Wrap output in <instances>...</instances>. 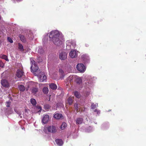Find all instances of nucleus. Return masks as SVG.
I'll list each match as a JSON object with an SVG mask.
<instances>
[{
    "label": "nucleus",
    "instance_id": "f257e3e1",
    "mask_svg": "<svg viewBox=\"0 0 146 146\" xmlns=\"http://www.w3.org/2000/svg\"><path fill=\"white\" fill-rule=\"evenodd\" d=\"M48 36L50 40L56 45L60 46L64 41L63 36L62 33L58 30L52 31L49 33Z\"/></svg>",
    "mask_w": 146,
    "mask_h": 146
},
{
    "label": "nucleus",
    "instance_id": "f03ea898",
    "mask_svg": "<svg viewBox=\"0 0 146 146\" xmlns=\"http://www.w3.org/2000/svg\"><path fill=\"white\" fill-rule=\"evenodd\" d=\"M87 79V81L85 82V87L86 88H88L90 89L93 87V82L96 79V78L95 77H92L90 76H88Z\"/></svg>",
    "mask_w": 146,
    "mask_h": 146
},
{
    "label": "nucleus",
    "instance_id": "7ed1b4c3",
    "mask_svg": "<svg viewBox=\"0 0 146 146\" xmlns=\"http://www.w3.org/2000/svg\"><path fill=\"white\" fill-rule=\"evenodd\" d=\"M31 66V70L32 72H36L38 69V66L35 63L33 58H31L30 59Z\"/></svg>",
    "mask_w": 146,
    "mask_h": 146
},
{
    "label": "nucleus",
    "instance_id": "20e7f679",
    "mask_svg": "<svg viewBox=\"0 0 146 146\" xmlns=\"http://www.w3.org/2000/svg\"><path fill=\"white\" fill-rule=\"evenodd\" d=\"M38 80L40 82L46 81V76L44 73L43 72H40L39 75L38 76Z\"/></svg>",
    "mask_w": 146,
    "mask_h": 146
},
{
    "label": "nucleus",
    "instance_id": "39448f33",
    "mask_svg": "<svg viewBox=\"0 0 146 146\" xmlns=\"http://www.w3.org/2000/svg\"><path fill=\"white\" fill-rule=\"evenodd\" d=\"M77 69L80 72H84L86 70V68L84 65L82 64H79L76 66Z\"/></svg>",
    "mask_w": 146,
    "mask_h": 146
},
{
    "label": "nucleus",
    "instance_id": "423d86ee",
    "mask_svg": "<svg viewBox=\"0 0 146 146\" xmlns=\"http://www.w3.org/2000/svg\"><path fill=\"white\" fill-rule=\"evenodd\" d=\"M67 47H70V48H74L76 46V44L74 41L72 40H67L66 42Z\"/></svg>",
    "mask_w": 146,
    "mask_h": 146
},
{
    "label": "nucleus",
    "instance_id": "0eeeda50",
    "mask_svg": "<svg viewBox=\"0 0 146 146\" xmlns=\"http://www.w3.org/2000/svg\"><path fill=\"white\" fill-rule=\"evenodd\" d=\"M59 57L61 60H64L67 58V54L63 51H59Z\"/></svg>",
    "mask_w": 146,
    "mask_h": 146
},
{
    "label": "nucleus",
    "instance_id": "6e6552de",
    "mask_svg": "<svg viewBox=\"0 0 146 146\" xmlns=\"http://www.w3.org/2000/svg\"><path fill=\"white\" fill-rule=\"evenodd\" d=\"M46 129L49 132L54 133L56 132V127L54 126H50L46 127Z\"/></svg>",
    "mask_w": 146,
    "mask_h": 146
},
{
    "label": "nucleus",
    "instance_id": "1a4fd4ad",
    "mask_svg": "<svg viewBox=\"0 0 146 146\" xmlns=\"http://www.w3.org/2000/svg\"><path fill=\"white\" fill-rule=\"evenodd\" d=\"M1 83L3 86L6 88H9L10 85L7 81L5 79H3L1 80Z\"/></svg>",
    "mask_w": 146,
    "mask_h": 146
},
{
    "label": "nucleus",
    "instance_id": "9d476101",
    "mask_svg": "<svg viewBox=\"0 0 146 146\" xmlns=\"http://www.w3.org/2000/svg\"><path fill=\"white\" fill-rule=\"evenodd\" d=\"M49 117L48 115H44L42 119V123L44 124H46L49 121Z\"/></svg>",
    "mask_w": 146,
    "mask_h": 146
},
{
    "label": "nucleus",
    "instance_id": "9b49d317",
    "mask_svg": "<svg viewBox=\"0 0 146 146\" xmlns=\"http://www.w3.org/2000/svg\"><path fill=\"white\" fill-rule=\"evenodd\" d=\"M82 58L85 63H88L90 61L89 56L86 54H83L81 56Z\"/></svg>",
    "mask_w": 146,
    "mask_h": 146
},
{
    "label": "nucleus",
    "instance_id": "f8f14e48",
    "mask_svg": "<svg viewBox=\"0 0 146 146\" xmlns=\"http://www.w3.org/2000/svg\"><path fill=\"white\" fill-rule=\"evenodd\" d=\"M69 55L72 58H75L77 56V52L76 50H72L69 53Z\"/></svg>",
    "mask_w": 146,
    "mask_h": 146
},
{
    "label": "nucleus",
    "instance_id": "ddd939ff",
    "mask_svg": "<svg viewBox=\"0 0 146 146\" xmlns=\"http://www.w3.org/2000/svg\"><path fill=\"white\" fill-rule=\"evenodd\" d=\"M74 106L77 112L80 111H85V108H82L80 106H78L77 103L75 104Z\"/></svg>",
    "mask_w": 146,
    "mask_h": 146
},
{
    "label": "nucleus",
    "instance_id": "4468645a",
    "mask_svg": "<svg viewBox=\"0 0 146 146\" xmlns=\"http://www.w3.org/2000/svg\"><path fill=\"white\" fill-rule=\"evenodd\" d=\"M24 72L22 70L18 69L16 74V76L19 78L21 77L23 75Z\"/></svg>",
    "mask_w": 146,
    "mask_h": 146
},
{
    "label": "nucleus",
    "instance_id": "2eb2a0df",
    "mask_svg": "<svg viewBox=\"0 0 146 146\" xmlns=\"http://www.w3.org/2000/svg\"><path fill=\"white\" fill-rule=\"evenodd\" d=\"M34 110H35L34 111L32 110V112L34 113H36L42 110V108L40 106H37L34 107Z\"/></svg>",
    "mask_w": 146,
    "mask_h": 146
},
{
    "label": "nucleus",
    "instance_id": "dca6fc26",
    "mask_svg": "<svg viewBox=\"0 0 146 146\" xmlns=\"http://www.w3.org/2000/svg\"><path fill=\"white\" fill-rule=\"evenodd\" d=\"M55 142L56 144L59 146L62 145L63 143V142L62 140L61 139H56L55 140Z\"/></svg>",
    "mask_w": 146,
    "mask_h": 146
},
{
    "label": "nucleus",
    "instance_id": "f3484780",
    "mask_svg": "<svg viewBox=\"0 0 146 146\" xmlns=\"http://www.w3.org/2000/svg\"><path fill=\"white\" fill-rule=\"evenodd\" d=\"M62 117V115L61 114L58 113L55 114L54 115V117L57 119H60Z\"/></svg>",
    "mask_w": 146,
    "mask_h": 146
},
{
    "label": "nucleus",
    "instance_id": "a211bd4d",
    "mask_svg": "<svg viewBox=\"0 0 146 146\" xmlns=\"http://www.w3.org/2000/svg\"><path fill=\"white\" fill-rule=\"evenodd\" d=\"M83 121V119L81 118H77L76 120V124L78 125L81 124Z\"/></svg>",
    "mask_w": 146,
    "mask_h": 146
},
{
    "label": "nucleus",
    "instance_id": "6ab92c4d",
    "mask_svg": "<svg viewBox=\"0 0 146 146\" xmlns=\"http://www.w3.org/2000/svg\"><path fill=\"white\" fill-rule=\"evenodd\" d=\"M49 87L52 90H55L57 88V86L56 84L54 83H51L49 84Z\"/></svg>",
    "mask_w": 146,
    "mask_h": 146
},
{
    "label": "nucleus",
    "instance_id": "aec40b11",
    "mask_svg": "<svg viewBox=\"0 0 146 146\" xmlns=\"http://www.w3.org/2000/svg\"><path fill=\"white\" fill-rule=\"evenodd\" d=\"M67 124L64 122H63L62 123V125L60 127V128L62 130H63L64 129L67 127Z\"/></svg>",
    "mask_w": 146,
    "mask_h": 146
},
{
    "label": "nucleus",
    "instance_id": "412c9836",
    "mask_svg": "<svg viewBox=\"0 0 146 146\" xmlns=\"http://www.w3.org/2000/svg\"><path fill=\"white\" fill-rule=\"evenodd\" d=\"M44 94H47L49 92L48 89L46 87H44L42 90Z\"/></svg>",
    "mask_w": 146,
    "mask_h": 146
},
{
    "label": "nucleus",
    "instance_id": "4be33fe9",
    "mask_svg": "<svg viewBox=\"0 0 146 146\" xmlns=\"http://www.w3.org/2000/svg\"><path fill=\"white\" fill-rule=\"evenodd\" d=\"M20 40L23 42H25L26 41V39L25 36L22 35H20L19 36Z\"/></svg>",
    "mask_w": 146,
    "mask_h": 146
},
{
    "label": "nucleus",
    "instance_id": "5701e85b",
    "mask_svg": "<svg viewBox=\"0 0 146 146\" xmlns=\"http://www.w3.org/2000/svg\"><path fill=\"white\" fill-rule=\"evenodd\" d=\"M14 110L19 115V116L21 118L22 117V116H21L22 112L21 111L18 110L16 108L14 109Z\"/></svg>",
    "mask_w": 146,
    "mask_h": 146
},
{
    "label": "nucleus",
    "instance_id": "b1692460",
    "mask_svg": "<svg viewBox=\"0 0 146 146\" xmlns=\"http://www.w3.org/2000/svg\"><path fill=\"white\" fill-rule=\"evenodd\" d=\"M19 90L22 92L24 91L25 90V86L22 85H19Z\"/></svg>",
    "mask_w": 146,
    "mask_h": 146
},
{
    "label": "nucleus",
    "instance_id": "393cba45",
    "mask_svg": "<svg viewBox=\"0 0 146 146\" xmlns=\"http://www.w3.org/2000/svg\"><path fill=\"white\" fill-rule=\"evenodd\" d=\"M18 48L20 51L23 52L24 51L23 46L21 44L19 43L18 44Z\"/></svg>",
    "mask_w": 146,
    "mask_h": 146
},
{
    "label": "nucleus",
    "instance_id": "a878e982",
    "mask_svg": "<svg viewBox=\"0 0 146 146\" xmlns=\"http://www.w3.org/2000/svg\"><path fill=\"white\" fill-rule=\"evenodd\" d=\"M76 82L78 84H80L82 82V79L81 77H78L76 78Z\"/></svg>",
    "mask_w": 146,
    "mask_h": 146
},
{
    "label": "nucleus",
    "instance_id": "bb28decb",
    "mask_svg": "<svg viewBox=\"0 0 146 146\" xmlns=\"http://www.w3.org/2000/svg\"><path fill=\"white\" fill-rule=\"evenodd\" d=\"M43 52V50L41 46L39 47L38 50V52L40 54H42Z\"/></svg>",
    "mask_w": 146,
    "mask_h": 146
},
{
    "label": "nucleus",
    "instance_id": "cd10ccee",
    "mask_svg": "<svg viewBox=\"0 0 146 146\" xmlns=\"http://www.w3.org/2000/svg\"><path fill=\"white\" fill-rule=\"evenodd\" d=\"M0 57L2 59H5L7 61H9V60L7 58V57L6 55H3L1 56Z\"/></svg>",
    "mask_w": 146,
    "mask_h": 146
},
{
    "label": "nucleus",
    "instance_id": "c85d7f7f",
    "mask_svg": "<svg viewBox=\"0 0 146 146\" xmlns=\"http://www.w3.org/2000/svg\"><path fill=\"white\" fill-rule=\"evenodd\" d=\"M38 91V89L36 88H33L32 90V92L33 94H35Z\"/></svg>",
    "mask_w": 146,
    "mask_h": 146
},
{
    "label": "nucleus",
    "instance_id": "c756f323",
    "mask_svg": "<svg viewBox=\"0 0 146 146\" xmlns=\"http://www.w3.org/2000/svg\"><path fill=\"white\" fill-rule=\"evenodd\" d=\"M31 103L33 105L35 106L36 104V102L35 100L34 99L32 98L31 100Z\"/></svg>",
    "mask_w": 146,
    "mask_h": 146
},
{
    "label": "nucleus",
    "instance_id": "7c9ffc66",
    "mask_svg": "<svg viewBox=\"0 0 146 146\" xmlns=\"http://www.w3.org/2000/svg\"><path fill=\"white\" fill-rule=\"evenodd\" d=\"M73 78V76H70L67 78V80L68 82H71L72 81Z\"/></svg>",
    "mask_w": 146,
    "mask_h": 146
},
{
    "label": "nucleus",
    "instance_id": "2f4dec72",
    "mask_svg": "<svg viewBox=\"0 0 146 146\" xmlns=\"http://www.w3.org/2000/svg\"><path fill=\"white\" fill-rule=\"evenodd\" d=\"M47 34H46V35H44V38L43 39V42L45 43V42H46L47 41Z\"/></svg>",
    "mask_w": 146,
    "mask_h": 146
},
{
    "label": "nucleus",
    "instance_id": "473e14b6",
    "mask_svg": "<svg viewBox=\"0 0 146 146\" xmlns=\"http://www.w3.org/2000/svg\"><path fill=\"white\" fill-rule=\"evenodd\" d=\"M74 95L76 97L78 98H79L80 97V95L79 92L76 91L74 92Z\"/></svg>",
    "mask_w": 146,
    "mask_h": 146
},
{
    "label": "nucleus",
    "instance_id": "72a5a7b5",
    "mask_svg": "<svg viewBox=\"0 0 146 146\" xmlns=\"http://www.w3.org/2000/svg\"><path fill=\"white\" fill-rule=\"evenodd\" d=\"M68 103L69 105H71L72 102H73V101L72 100V99L71 98H69L68 100Z\"/></svg>",
    "mask_w": 146,
    "mask_h": 146
},
{
    "label": "nucleus",
    "instance_id": "f704fd0d",
    "mask_svg": "<svg viewBox=\"0 0 146 146\" xmlns=\"http://www.w3.org/2000/svg\"><path fill=\"white\" fill-rule=\"evenodd\" d=\"M97 106H98V104H94V103H92V104L91 106V108L92 109H94L96 108Z\"/></svg>",
    "mask_w": 146,
    "mask_h": 146
},
{
    "label": "nucleus",
    "instance_id": "c9c22d12",
    "mask_svg": "<svg viewBox=\"0 0 146 146\" xmlns=\"http://www.w3.org/2000/svg\"><path fill=\"white\" fill-rule=\"evenodd\" d=\"M50 106L48 104H46L44 105V108L46 110H48L50 108Z\"/></svg>",
    "mask_w": 146,
    "mask_h": 146
},
{
    "label": "nucleus",
    "instance_id": "e433bc0d",
    "mask_svg": "<svg viewBox=\"0 0 146 146\" xmlns=\"http://www.w3.org/2000/svg\"><path fill=\"white\" fill-rule=\"evenodd\" d=\"M7 40L11 43H12L13 42V40L10 37H7Z\"/></svg>",
    "mask_w": 146,
    "mask_h": 146
},
{
    "label": "nucleus",
    "instance_id": "4c0bfd02",
    "mask_svg": "<svg viewBox=\"0 0 146 146\" xmlns=\"http://www.w3.org/2000/svg\"><path fill=\"white\" fill-rule=\"evenodd\" d=\"M10 104L11 102L10 101H8L6 102L5 105L7 107H9L10 106Z\"/></svg>",
    "mask_w": 146,
    "mask_h": 146
},
{
    "label": "nucleus",
    "instance_id": "58836bf2",
    "mask_svg": "<svg viewBox=\"0 0 146 146\" xmlns=\"http://www.w3.org/2000/svg\"><path fill=\"white\" fill-rule=\"evenodd\" d=\"M92 128L91 127L89 126V129H87L86 130V132H91L92 131Z\"/></svg>",
    "mask_w": 146,
    "mask_h": 146
},
{
    "label": "nucleus",
    "instance_id": "ea45409f",
    "mask_svg": "<svg viewBox=\"0 0 146 146\" xmlns=\"http://www.w3.org/2000/svg\"><path fill=\"white\" fill-rule=\"evenodd\" d=\"M4 66V64L2 62H0V67H3Z\"/></svg>",
    "mask_w": 146,
    "mask_h": 146
},
{
    "label": "nucleus",
    "instance_id": "a19ab883",
    "mask_svg": "<svg viewBox=\"0 0 146 146\" xmlns=\"http://www.w3.org/2000/svg\"><path fill=\"white\" fill-rule=\"evenodd\" d=\"M94 112H97V113L98 114H99L100 113V110H95L94 111Z\"/></svg>",
    "mask_w": 146,
    "mask_h": 146
},
{
    "label": "nucleus",
    "instance_id": "79ce46f5",
    "mask_svg": "<svg viewBox=\"0 0 146 146\" xmlns=\"http://www.w3.org/2000/svg\"><path fill=\"white\" fill-rule=\"evenodd\" d=\"M13 110L12 109H10V111L8 112L7 113L9 114H10L13 113Z\"/></svg>",
    "mask_w": 146,
    "mask_h": 146
},
{
    "label": "nucleus",
    "instance_id": "37998d69",
    "mask_svg": "<svg viewBox=\"0 0 146 146\" xmlns=\"http://www.w3.org/2000/svg\"><path fill=\"white\" fill-rule=\"evenodd\" d=\"M59 72L60 73H61V74H62L63 72V71L61 69H59Z\"/></svg>",
    "mask_w": 146,
    "mask_h": 146
},
{
    "label": "nucleus",
    "instance_id": "c03bdc74",
    "mask_svg": "<svg viewBox=\"0 0 146 146\" xmlns=\"http://www.w3.org/2000/svg\"><path fill=\"white\" fill-rule=\"evenodd\" d=\"M22 129H25V128H22Z\"/></svg>",
    "mask_w": 146,
    "mask_h": 146
}]
</instances>
